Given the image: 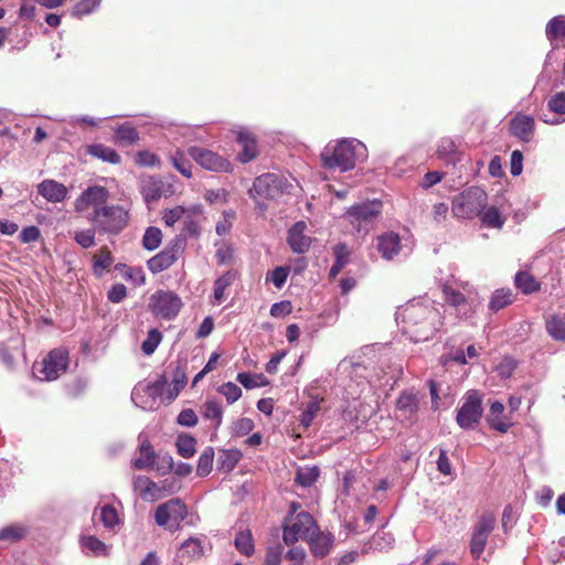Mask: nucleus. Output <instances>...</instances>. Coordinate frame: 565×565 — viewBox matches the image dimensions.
I'll list each match as a JSON object with an SVG mask.
<instances>
[{
  "mask_svg": "<svg viewBox=\"0 0 565 565\" xmlns=\"http://www.w3.org/2000/svg\"><path fill=\"white\" fill-rule=\"evenodd\" d=\"M403 331L414 342L430 339L440 323V312L431 305L423 302L407 303L399 312Z\"/></svg>",
  "mask_w": 565,
  "mask_h": 565,
  "instance_id": "nucleus-1",
  "label": "nucleus"
},
{
  "mask_svg": "<svg viewBox=\"0 0 565 565\" xmlns=\"http://www.w3.org/2000/svg\"><path fill=\"white\" fill-rule=\"evenodd\" d=\"M89 221L100 234L117 235L127 227L129 213L120 205H106L99 211L92 212Z\"/></svg>",
  "mask_w": 565,
  "mask_h": 565,
  "instance_id": "nucleus-2",
  "label": "nucleus"
},
{
  "mask_svg": "<svg viewBox=\"0 0 565 565\" xmlns=\"http://www.w3.org/2000/svg\"><path fill=\"white\" fill-rule=\"evenodd\" d=\"M360 142L355 140L343 139L334 146L328 145L321 152L323 167L329 169L339 168L341 171H348L355 166V148Z\"/></svg>",
  "mask_w": 565,
  "mask_h": 565,
  "instance_id": "nucleus-3",
  "label": "nucleus"
},
{
  "mask_svg": "<svg viewBox=\"0 0 565 565\" xmlns=\"http://www.w3.org/2000/svg\"><path fill=\"white\" fill-rule=\"evenodd\" d=\"M317 526L309 512L301 511L294 516H287L282 524V541L286 545H294L299 540L307 541Z\"/></svg>",
  "mask_w": 565,
  "mask_h": 565,
  "instance_id": "nucleus-4",
  "label": "nucleus"
},
{
  "mask_svg": "<svg viewBox=\"0 0 565 565\" xmlns=\"http://www.w3.org/2000/svg\"><path fill=\"white\" fill-rule=\"evenodd\" d=\"M487 199V193L480 188H468L452 200V213L457 217L473 218L484 209Z\"/></svg>",
  "mask_w": 565,
  "mask_h": 565,
  "instance_id": "nucleus-5",
  "label": "nucleus"
},
{
  "mask_svg": "<svg viewBox=\"0 0 565 565\" xmlns=\"http://www.w3.org/2000/svg\"><path fill=\"white\" fill-rule=\"evenodd\" d=\"M183 307L182 299L171 290L159 289L149 297L148 309L153 317L173 320Z\"/></svg>",
  "mask_w": 565,
  "mask_h": 565,
  "instance_id": "nucleus-6",
  "label": "nucleus"
},
{
  "mask_svg": "<svg viewBox=\"0 0 565 565\" xmlns=\"http://www.w3.org/2000/svg\"><path fill=\"white\" fill-rule=\"evenodd\" d=\"M186 516L188 508L180 498H173L159 504L154 512L156 523L170 531L179 530Z\"/></svg>",
  "mask_w": 565,
  "mask_h": 565,
  "instance_id": "nucleus-7",
  "label": "nucleus"
},
{
  "mask_svg": "<svg viewBox=\"0 0 565 565\" xmlns=\"http://www.w3.org/2000/svg\"><path fill=\"white\" fill-rule=\"evenodd\" d=\"M483 414L482 396L478 391H468L462 405L457 411L456 422L462 429H473L480 422Z\"/></svg>",
  "mask_w": 565,
  "mask_h": 565,
  "instance_id": "nucleus-8",
  "label": "nucleus"
},
{
  "mask_svg": "<svg viewBox=\"0 0 565 565\" xmlns=\"http://www.w3.org/2000/svg\"><path fill=\"white\" fill-rule=\"evenodd\" d=\"M382 213V203L372 201L351 206L345 217L358 232H369Z\"/></svg>",
  "mask_w": 565,
  "mask_h": 565,
  "instance_id": "nucleus-9",
  "label": "nucleus"
},
{
  "mask_svg": "<svg viewBox=\"0 0 565 565\" xmlns=\"http://www.w3.org/2000/svg\"><path fill=\"white\" fill-rule=\"evenodd\" d=\"M495 526V516L493 513H483L475 524L470 540V554L472 558L478 559L484 552L488 537Z\"/></svg>",
  "mask_w": 565,
  "mask_h": 565,
  "instance_id": "nucleus-10",
  "label": "nucleus"
},
{
  "mask_svg": "<svg viewBox=\"0 0 565 565\" xmlns=\"http://www.w3.org/2000/svg\"><path fill=\"white\" fill-rule=\"evenodd\" d=\"M183 250L184 239L174 237L163 250L147 262L148 269L153 274H158L170 268L179 259Z\"/></svg>",
  "mask_w": 565,
  "mask_h": 565,
  "instance_id": "nucleus-11",
  "label": "nucleus"
},
{
  "mask_svg": "<svg viewBox=\"0 0 565 565\" xmlns=\"http://www.w3.org/2000/svg\"><path fill=\"white\" fill-rule=\"evenodd\" d=\"M190 157L203 169L214 172H232V163L218 153L206 148L193 146L188 150Z\"/></svg>",
  "mask_w": 565,
  "mask_h": 565,
  "instance_id": "nucleus-12",
  "label": "nucleus"
},
{
  "mask_svg": "<svg viewBox=\"0 0 565 565\" xmlns=\"http://www.w3.org/2000/svg\"><path fill=\"white\" fill-rule=\"evenodd\" d=\"M282 179L275 173H265L254 180L249 194L254 200H273L282 193Z\"/></svg>",
  "mask_w": 565,
  "mask_h": 565,
  "instance_id": "nucleus-13",
  "label": "nucleus"
},
{
  "mask_svg": "<svg viewBox=\"0 0 565 565\" xmlns=\"http://www.w3.org/2000/svg\"><path fill=\"white\" fill-rule=\"evenodd\" d=\"M109 191L103 185H92L82 192L76 199L74 207L76 212L83 213L88 209L93 212L99 211L107 205Z\"/></svg>",
  "mask_w": 565,
  "mask_h": 565,
  "instance_id": "nucleus-14",
  "label": "nucleus"
},
{
  "mask_svg": "<svg viewBox=\"0 0 565 565\" xmlns=\"http://www.w3.org/2000/svg\"><path fill=\"white\" fill-rule=\"evenodd\" d=\"M67 365V351L63 349H54L43 359L41 373L44 374L45 380L52 381L65 373Z\"/></svg>",
  "mask_w": 565,
  "mask_h": 565,
  "instance_id": "nucleus-15",
  "label": "nucleus"
},
{
  "mask_svg": "<svg viewBox=\"0 0 565 565\" xmlns=\"http://www.w3.org/2000/svg\"><path fill=\"white\" fill-rule=\"evenodd\" d=\"M134 488L142 500L150 502L157 501L171 492L164 483L160 486L146 476L136 477Z\"/></svg>",
  "mask_w": 565,
  "mask_h": 565,
  "instance_id": "nucleus-16",
  "label": "nucleus"
},
{
  "mask_svg": "<svg viewBox=\"0 0 565 565\" xmlns=\"http://www.w3.org/2000/svg\"><path fill=\"white\" fill-rule=\"evenodd\" d=\"M236 142L241 147L237 153V160L241 163H247L256 159L259 154L257 138L248 130H239L236 136Z\"/></svg>",
  "mask_w": 565,
  "mask_h": 565,
  "instance_id": "nucleus-17",
  "label": "nucleus"
},
{
  "mask_svg": "<svg viewBox=\"0 0 565 565\" xmlns=\"http://www.w3.org/2000/svg\"><path fill=\"white\" fill-rule=\"evenodd\" d=\"M307 224L303 221L295 223L288 231L287 242L294 253L303 254L311 246V237L306 235Z\"/></svg>",
  "mask_w": 565,
  "mask_h": 565,
  "instance_id": "nucleus-18",
  "label": "nucleus"
},
{
  "mask_svg": "<svg viewBox=\"0 0 565 565\" xmlns=\"http://www.w3.org/2000/svg\"><path fill=\"white\" fill-rule=\"evenodd\" d=\"M534 118L523 114H516L510 121V134L523 142H530L534 136Z\"/></svg>",
  "mask_w": 565,
  "mask_h": 565,
  "instance_id": "nucleus-19",
  "label": "nucleus"
},
{
  "mask_svg": "<svg viewBox=\"0 0 565 565\" xmlns=\"http://www.w3.org/2000/svg\"><path fill=\"white\" fill-rule=\"evenodd\" d=\"M309 544L311 553L316 557H326L333 545V535L331 533L321 532L319 526L306 541Z\"/></svg>",
  "mask_w": 565,
  "mask_h": 565,
  "instance_id": "nucleus-20",
  "label": "nucleus"
},
{
  "mask_svg": "<svg viewBox=\"0 0 565 565\" xmlns=\"http://www.w3.org/2000/svg\"><path fill=\"white\" fill-rule=\"evenodd\" d=\"M376 247L384 259H393L401 250L399 235L394 232H387L377 236Z\"/></svg>",
  "mask_w": 565,
  "mask_h": 565,
  "instance_id": "nucleus-21",
  "label": "nucleus"
},
{
  "mask_svg": "<svg viewBox=\"0 0 565 565\" xmlns=\"http://www.w3.org/2000/svg\"><path fill=\"white\" fill-rule=\"evenodd\" d=\"M38 192L49 202L60 203L65 200L67 188L55 180L46 179L38 185Z\"/></svg>",
  "mask_w": 565,
  "mask_h": 565,
  "instance_id": "nucleus-22",
  "label": "nucleus"
},
{
  "mask_svg": "<svg viewBox=\"0 0 565 565\" xmlns=\"http://www.w3.org/2000/svg\"><path fill=\"white\" fill-rule=\"evenodd\" d=\"M140 192L147 203L158 201L163 192V182L153 175L146 177L141 180Z\"/></svg>",
  "mask_w": 565,
  "mask_h": 565,
  "instance_id": "nucleus-23",
  "label": "nucleus"
},
{
  "mask_svg": "<svg viewBox=\"0 0 565 565\" xmlns=\"http://www.w3.org/2000/svg\"><path fill=\"white\" fill-rule=\"evenodd\" d=\"M86 153L111 164H119L121 162L120 154L115 149L103 143L87 145Z\"/></svg>",
  "mask_w": 565,
  "mask_h": 565,
  "instance_id": "nucleus-24",
  "label": "nucleus"
},
{
  "mask_svg": "<svg viewBox=\"0 0 565 565\" xmlns=\"http://www.w3.org/2000/svg\"><path fill=\"white\" fill-rule=\"evenodd\" d=\"M514 285L524 295H531L541 289V282L526 270H521L515 274Z\"/></svg>",
  "mask_w": 565,
  "mask_h": 565,
  "instance_id": "nucleus-25",
  "label": "nucleus"
},
{
  "mask_svg": "<svg viewBox=\"0 0 565 565\" xmlns=\"http://www.w3.org/2000/svg\"><path fill=\"white\" fill-rule=\"evenodd\" d=\"M202 417L205 420L213 423V428L216 430L220 428L223 422V408L220 402L215 399H207L201 407Z\"/></svg>",
  "mask_w": 565,
  "mask_h": 565,
  "instance_id": "nucleus-26",
  "label": "nucleus"
},
{
  "mask_svg": "<svg viewBox=\"0 0 565 565\" xmlns=\"http://www.w3.org/2000/svg\"><path fill=\"white\" fill-rule=\"evenodd\" d=\"M114 263V257L107 246H103L97 254L93 256V273L96 277H102Z\"/></svg>",
  "mask_w": 565,
  "mask_h": 565,
  "instance_id": "nucleus-27",
  "label": "nucleus"
},
{
  "mask_svg": "<svg viewBox=\"0 0 565 565\" xmlns=\"http://www.w3.org/2000/svg\"><path fill=\"white\" fill-rule=\"evenodd\" d=\"M115 142L121 146H132L140 139L138 130L130 124H122L117 127L114 136Z\"/></svg>",
  "mask_w": 565,
  "mask_h": 565,
  "instance_id": "nucleus-28",
  "label": "nucleus"
},
{
  "mask_svg": "<svg viewBox=\"0 0 565 565\" xmlns=\"http://www.w3.org/2000/svg\"><path fill=\"white\" fill-rule=\"evenodd\" d=\"M545 329L548 335L555 341L565 342V318L552 315L545 321Z\"/></svg>",
  "mask_w": 565,
  "mask_h": 565,
  "instance_id": "nucleus-29",
  "label": "nucleus"
},
{
  "mask_svg": "<svg viewBox=\"0 0 565 565\" xmlns=\"http://www.w3.org/2000/svg\"><path fill=\"white\" fill-rule=\"evenodd\" d=\"M140 454L141 456L137 458L132 466L136 469H153L154 468V459L157 457L151 444L146 440L140 445Z\"/></svg>",
  "mask_w": 565,
  "mask_h": 565,
  "instance_id": "nucleus-30",
  "label": "nucleus"
},
{
  "mask_svg": "<svg viewBox=\"0 0 565 565\" xmlns=\"http://www.w3.org/2000/svg\"><path fill=\"white\" fill-rule=\"evenodd\" d=\"M515 295L509 288L497 289L491 297L489 308L493 312H497L507 306L513 303Z\"/></svg>",
  "mask_w": 565,
  "mask_h": 565,
  "instance_id": "nucleus-31",
  "label": "nucleus"
},
{
  "mask_svg": "<svg viewBox=\"0 0 565 565\" xmlns=\"http://www.w3.org/2000/svg\"><path fill=\"white\" fill-rule=\"evenodd\" d=\"M29 533V529L21 523H13L0 530V541L15 543L23 540Z\"/></svg>",
  "mask_w": 565,
  "mask_h": 565,
  "instance_id": "nucleus-32",
  "label": "nucleus"
},
{
  "mask_svg": "<svg viewBox=\"0 0 565 565\" xmlns=\"http://www.w3.org/2000/svg\"><path fill=\"white\" fill-rule=\"evenodd\" d=\"M237 278H238V273L234 269H230L215 280V282H214V299L217 302L223 301L225 289L228 286L233 285Z\"/></svg>",
  "mask_w": 565,
  "mask_h": 565,
  "instance_id": "nucleus-33",
  "label": "nucleus"
},
{
  "mask_svg": "<svg viewBox=\"0 0 565 565\" xmlns=\"http://www.w3.org/2000/svg\"><path fill=\"white\" fill-rule=\"evenodd\" d=\"M319 476L320 469L317 466L302 467L297 470L295 481L298 484L308 488L318 480Z\"/></svg>",
  "mask_w": 565,
  "mask_h": 565,
  "instance_id": "nucleus-34",
  "label": "nucleus"
},
{
  "mask_svg": "<svg viewBox=\"0 0 565 565\" xmlns=\"http://www.w3.org/2000/svg\"><path fill=\"white\" fill-rule=\"evenodd\" d=\"M234 543L238 552L247 557L255 552L254 540L249 530L238 532Z\"/></svg>",
  "mask_w": 565,
  "mask_h": 565,
  "instance_id": "nucleus-35",
  "label": "nucleus"
},
{
  "mask_svg": "<svg viewBox=\"0 0 565 565\" xmlns=\"http://www.w3.org/2000/svg\"><path fill=\"white\" fill-rule=\"evenodd\" d=\"M186 374L181 367H177L173 373V380L171 386L167 390V399L172 402L177 398L180 392L186 384Z\"/></svg>",
  "mask_w": 565,
  "mask_h": 565,
  "instance_id": "nucleus-36",
  "label": "nucleus"
},
{
  "mask_svg": "<svg viewBox=\"0 0 565 565\" xmlns=\"http://www.w3.org/2000/svg\"><path fill=\"white\" fill-rule=\"evenodd\" d=\"M546 36L553 42L565 39V18L559 15L550 20L546 25Z\"/></svg>",
  "mask_w": 565,
  "mask_h": 565,
  "instance_id": "nucleus-37",
  "label": "nucleus"
},
{
  "mask_svg": "<svg viewBox=\"0 0 565 565\" xmlns=\"http://www.w3.org/2000/svg\"><path fill=\"white\" fill-rule=\"evenodd\" d=\"M82 546L94 556H105L108 554L107 545L96 536H84L82 539Z\"/></svg>",
  "mask_w": 565,
  "mask_h": 565,
  "instance_id": "nucleus-38",
  "label": "nucleus"
},
{
  "mask_svg": "<svg viewBox=\"0 0 565 565\" xmlns=\"http://www.w3.org/2000/svg\"><path fill=\"white\" fill-rule=\"evenodd\" d=\"M441 291L445 298V301L452 307H459L461 305L467 303L466 296L460 292L459 290H456L450 284L444 282L441 284Z\"/></svg>",
  "mask_w": 565,
  "mask_h": 565,
  "instance_id": "nucleus-39",
  "label": "nucleus"
},
{
  "mask_svg": "<svg viewBox=\"0 0 565 565\" xmlns=\"http://www.w3.org/2000/svg\"><path fill=\"white\" fill-rule=\"evenodd\" d=\"M116 269L120 270L121 276L127 280H131L136 286H142L146 284V276L140 267L117 265Z\"/></svg>",
  "mask_w": 565,
  "mask_h": 565,
  "instance_id": "nucleus-40",
  "label": "nucleus"
},
{
  "mask_svg": "<svg viewBox=\"0 0 565 565\" xmlns=\"http://www.w3.org/2000/svg\"><path fill=\"white\" fill-rule=\"evenodd\" d=\"M162 242L161 230L154 226H150L146 230L142 237V246L148 250L157 249Z\"/></svg>",
  "mask_w": 565,
  "mask_h": 565,
  "instance_id": "nucleus-41",
  "label": "nucleus"
},
{
  "mask_svg": "<svg viewBox=\"0 0 565 565\" xmlns=\"http://www.w3.org/2000/svg\"><path fill=\"white\" fill-rule=\"evenodd\" d=\"M195 439L190 436L182 434L177 439V448L180 456L183 458H191L195 454Z\"/></svg>",
  "mask_w": 565,
  "mask_h": 565,
  "instance_id": "nucleus-42",
  "label": "nucleus"
},
{
  "mask_svg": "<svg viewBox=\"0 0 565 565\" xmlns=\"http://www.w3.org/2000/svg\"><path fill=\"white\" fill-rule=\"evenodd\" d=\"M183 553L191 559H200L204 555V548L199 539L190 537L181 546Z\"/></svg>",
  "mask_w": 565,
  "mask_h": 565,
  "instance_id": "nucleus-43",
  "label": "nucleus"
},
{
  "mask_svg": "<svg viewBox=\"0 0 565 565\" xmlns=\"http://www.w3.org/2000/svg\"><path fill=\"white\" fill-rule=\"evenodd\" d=\"M214 451L212 448H206L199 457L196 473L200 477L207 476L213 468Z\"/></svg>",
  "mask_w": 565,
  "mask_h": 565,
  "instance_id": "nucleus-44",
  "label": "nucleus"
},
{
  "mask_svg": "<svg viewBox=\"0 0 565 565\" xmlns=\"http://www.w3.org/2000/svg\"><path fill=\"white\" fill-rule=\"evenodd\" d=\"M483 225L490 228H502L504 218L499 210L494 206L489 207L481 216Z\"/></svg>",
  "mask_w": 565,
  "mask_h": 565,
  "instance_id": "nucleus-45",
  "label": "nucleus"
},
{
  "mask_svg": "<svg viewBox=\"0 0 565 565\" xmlns=\"http://www.w3.org/2000/svg\"><path fill=\"white\" fill-rule=\"evenodd\" d=\"M170 162L183 177L188 179L192 177L191 162L184 157V154L181 151H177L173 156H171Z\"/></svg>",
  "mask_w": 565,
  "mask_h": 565,
  "instance_id": "nucleus-46",
  "label": "nucleus"
},
{
  "mask_svg": "<svg viewBox=\"0 0 565 565\" xmlns=\"http://www.w3.org/2000/svg\"><path fill=\"white\" fill-rule=\"evenodd\" d=\"M162 340V334L158 329H151L148 332L146 340L141 344V350L145 354L151 355Z\"/></svg>",
  "mask_w": 565,
  "mask_h": 565,
  "instance_id": "nucleus-47",
  "label": "nucleus"
},
{
  "mask_svg": "<svg viewBox=\"0 0 565 565\" xmlns=\"http://www.w3.org/2000/svg\"><path fill=\"white\" fill-rule=\"evenodd\" d=\"M396 405L399 411H404L409 414H414L418 409L417 397L409 393H402L397 398Z\"/></svg>",
  "mask_w": 565,
  "mask_h": 565,
  "instance_id": "nucleus-48",
  "label": "nucleus"
},
{
  "mask_svg": "<svg viewBox=\"0 0 565 565\" xmlns=\"http://www.w3.org/2000/svg\"><path fill=\"white\" fill-rule=\"evenodd\" d=\"M241 459V452L238 450H224L220 456V469L228 472L235 468Z\"/></svg>",
  "mask_w": 565,
  "mask_h": 565,
  "instance_id": "nucleus-49",
  "label": "nucleus"
},
{
  "mask_svg": "<svg viewBox=\"0 0 565 565\" xmlns=\"http://www.w3.org/2000/svg\"><path fill=\"white\" fill-rule=\"evenodd\" d=\"M100 521L104 526L111 529L119 522L117 510L111 504H106L100 509Z\"/></svg>",
  "mask_w": 565,
  "mask_h": 565,
  "instance_id": "nucleus-50",
  "label": "nucleus"
},
{
  "mask_svg": "<svg viewBox=\"0 0 565 565\" xmlns=\"http://www.w3.org/2000/svg\"><path fill=\"white\" fill-rule=\"evenodd\" d=\"M218 392L225 396L228 404H233L242 396L241 387L232 382L221 385Z\"/></svg>",
  "mask_w": 565,
  "mask_h": 565,
  "instance_id": "nucleus-51",
  "label": "nucleus"
},
{
  "mask_svg": "<svg viewBox=\"0 0 565 565\" xmlns=\"http://www.w3.org/2000/svg\"><path fill=\"white\" fill-rule=\"evenodd\" d=\"M95 232H96V228L95 230L88 228V230L77 231L74 234V239L83 248H89L96 244Z\"/></svg>",
  "mask_w": 565,
  "mask_h": 565,
  "instance_id": "nucleus-52",
  "label": "nucleus"
},
{
  "mask_svg": "<svg viewBox=\"0 0 565 565\" xmlns=\"http://www.w3.org/2000/svg\"><path fill=\"white\" fill-rule=\"evenodd\" d=\"M168 380L166 375H160L154 382L149 383L146 387V393L152 398H157L163 395Z\"/></svg>",
  "mask_w": 565,
  "mask_h": 565,
  "instance_id": "nucleus-53",
  "label": "nucleus"
},
{
  "mask_svg": "<svg viewBox=\"0 0 565 565\" xmlns=\"http://www.w3.org/2000/svg\"><path fill=\"white\" fill-rule=\"evenodd\" d=\"M253 429H254V422L247 417L237 419L232 426V433L234 436H237V437L246 436Z\"/></svg>",
  "mask_w": 565,
  "mask_h": 565,
  "instance_id": "nucleus-54",
  "label": "nucleus"
},
{
  "mask_svg": "<svg viewBox=\"0 0 565 565\" xmlns=\"http://www.w3.org/2000/svg\"><path fill=\"white\" fill-rule=\"evenodd\" d=\"M290 268L287 266L276 267L271 273L270 277L267 275V280L270 279L276 288L280 289L289 276Z\"/></svg>",
  "mask_w": 565,
  "mask_h": 565,
  "instance_id": "nucleus-55",
  "label": "nucleus"
},
{
  "mask_svg": "<svg viewBox=\"0 0 565 565\" xmlns=\"http://www.w3.org/2000/svg\"><path fill=\"white\" fill-rule=\"evenodd\" d=\"M215 257L218 265H228L234 260V249L230 244L223 243L217 247Z\"/></svg>",
  "mask_w": 565,
  "mask_h": 565,
  "instance_id": "nucleus-56",
  "label": "nucleus"
},
{
  "mask_svg": "<svg viewBox=\"0 0 565 565\" xmlns=\"http://www.w3.org/2000/svg\"><path fill=\"white\" fill-rule=\"evenodd\" d=\"M548 109L557 115H565V92L554 94L548 103Z\"/></svg>",
  "mask_w": 565,
  "mask_h": 565,
  "instance_id": "nucleus-57",
  "label": "nucleus"
},
{
  "mask_svg": "<svg viewBox=\"0 0 565 565\" xmlns=\"http://www.w3.org/2000/svg\"><path fill=\"white\" fill-rule=\"evenodd\" d=\"M135 162L141 167H153L159 164V158L149 150H141L136 153Z\"/></svg>",
  "mask_w": 565,
  "mask_h": 565,
  "instance_id": "nucleus-58",
  "label": "nucleus"
},
{
  "mask_svg": "<svg viewBox=\"0 0 565 565\" xmlns=\"http://www.w3.org/2000/svg\"><path fill=\"white\" fill-rule=\"evenodd\" d=\"M178 424L184 427H194L198 422V415L192 408H186L180 412L177 419Z\"/></svg>",
  "mask_w": 565,
  "mask_h": 565,
  "instance_id": "nucleus-59",
  "label": "nucleus"
},
{
  "mask_svg": "<svg viewBox=\"0 0 565 565\" xmlns=\"http://www.w3.org/2000/svg\"><path fill=\"white\" fill-rule=\"evenodd\" d=\"M185 210L183 206H174L173 209L166 210L163 212L162 220L166 225L173 226L184 214Z\"/></svg>",
  "mask_w": 565,
  "mask_h": 565,
  "instance_id": "nucleus-60",
  "label": "nucleus"
},
{
  "mask_svg": "<svg viewBox=\"0 0 565 565\" xmlns=\"http://www.w3.org/2000/svg\"><path fill=\"white\" fill-rule=\"evenodd\" d=\"M282 547L280 545L267 548L264 565H279L281 562Z\"/></svg>",
  "mask_w": 565,
  "mask_h": 565,
  "instance_id": "nucleus-61",
  "label": "nucleus"
},
{
  "mask_svg": "<svg viewBox=\"0 0 565 565\" xmlns=\"http://www.w3.org/2000/svg\"><path fill=\"white\" fill-rule=\"evenodd\" d=\"M99 4V0H79L74 6V12L77 15H85L95 10Z\"/></svg>",
  "mask_w": 565,
  "mask_h": 565,
  "instance_id": "nucleus-62",
  "label": "nucleus"
},
{
  "mask_svg": "<svg viewBox=\"0 0 565 565\" xmlns=\"http://www.w3.org/2000/svg\"><path fill=\"white\" fill-rule=\"evenodd\" d=\"M334 262L345 266L349 263L350 250L345 243H339L333 247Z\"/></svg>",
  "mask_w": 565,
  "mask_h": 565,
  "instance_id": "nucleus-63",
  "label": "nucleus"
},
{
  "mask_svg": "<svg viewBox=\"0 0 565 565\" xmlns=\"http://www.w3.org/2000/svg\"><path fill=\"white\" fill-rule=\"evenodd\" d=\"M320 411V406L317 402H311L307 405L306 409L301 414V424L306 427H308L313 418L316 417L317 413Z\"/></svg>",
  "mask_w": 565,
  "mask_h": 565,
  "instance_id": "nucleus-64",
  "label": "nucleus"
}]
</instances>
